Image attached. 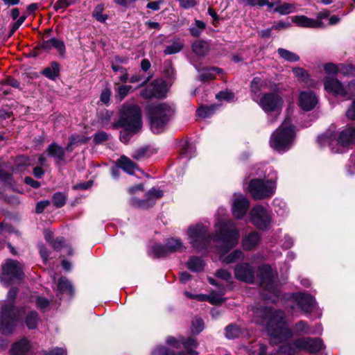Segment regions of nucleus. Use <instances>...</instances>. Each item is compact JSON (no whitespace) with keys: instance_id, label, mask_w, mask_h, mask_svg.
Instances as JSON below:
<instances>
[{"instance_id":"b1692460","label":"nucleus","mask_w":355,"mask_h":355,"mask_svg":"<svg viewBox=\"0 0 355 355\" xmlns=\"http://www.w3.org/2000/svg\"><path fill=\"white\" fill-rule=\"evenodd\" d=\"M50 247L53 251L48 249L46 245H41L40 248L41 257L45 263L55 257V254H53L54 252H67L69 254H71L70 245H50Z\"/></svg>"},{"instance_id":"20e7f679","label":"nucleus","mask_w":355,"mask_h":355,"mask_svg":"<svg viewBox=\"0 0 355 355\" xmlns=\"http://www.w3.org/2000/svg\"><path fill=\"white\" fill-rule=\"evenodd\" d=\"M113 128L122 127L120 139L128 142L131 135L138 132L142 128L141 113L139 106L135 104L125 103L120 110V116L117 122L112 124Z\"/></svg>"},{"instance_id":"cd10ccee","label":"nucleus","mask_w":355,"mask_h":355,"mask_svg":"<svg viewBox=\"0 0 355 355\" xmlns=\"http://www.w3.org/2000/svg\"><path fill=\"white\" fill-rule=\"evenodd\" d=\"M40 48L46 51H49L52 49H55L61 55H63L65 52V46L63 41L56 38H51L50 40L43 41Z\"/></svg>"},{"instance_id":"423d86ee","label":"nucleus","mask_w":355,"mask_h":355,"mask_svg":"<svg viewBox=\"0 0 355 355\" xmlns=\"http://www.w3.org/2000/svg\"><path fill=\"white\" fill-rule=\"evenodd\" d=\"M343 147L348 148L355 144V127L347 125L340 130L337 134L329 129L318 138V144L324 146H331L334 142Z\"/></svg>"},{"instance_id":"6e6d98bb","label":"nucleus","mask_w":355,"mask_h":355,"mask_svg":"<svg viewBox=\"0 0 355 355\" xmlns=\"http://www.w3.org/2000/svg\"><path fill=\"white\" fill-rule=\"evenodd\" d=\"M195 155L194 148L190 146L187 144L181 151V155L185 158L190 159Z\"/></svg>"},{"instance_id":"5701e85b","label":"nucleus","mask_w":355,"mask_h":355,"mask_svg":"<svg viewBox=\"0 0 355 355\" xmlns=\"http://www.w3.org/2000/svg\"><path fill=\"white\" fill-rule=\"evenodd\" d=\"M295 300L301 309L306 313L311 312L315 308V301L309 294L297 293L295 296Z\"/></svg>"},{"instance_id":"338daca9","label":"nucleus","mask_w":355,"mask_h":355,"mask_svg":"<svg viewBox=\"0 0 355 355\" xmlns=\"http://www.w3.org/2000/svg\"><path fill=\"white\" fill-rule=\"evenodd\" d=\"M216 275L218 277L223 279L225 281H229L231 279V274L223 269L218 270L216 272Z\"/></svg>"},{"instance_id":"13d9d810","label":"nucleus","mask_w":355,"mask_h":355,"mask_svg":"<svg viewBox=\"0 0 355 355\" xmlns=\"http://www.w3.org/2000/svg\"><path fill=\"white\" fill-rule=\"evenodd\" d=\"M293 72L296 77L301 78L302 80H304L308 77L307 72L301 67L293 68Z\"/></svg>"},{"instance_id":"a878e982","label":"nucleus","mask_w":355,"mask_h":355,"mask_svg":"<svg viewBox=\"0 0 355 355\" xmlns=\"http://www.w3.org/2000/svg\"><path fill=\"white\" fill-rule=\"evenodd\" d=\"M31 350V345L26 338H22L12 344L10 355H28Z\"/></svg>"},{"instance_id":"0e129e2a","label":"nucleus","mask_w":355,"mask_h":355,"mask_svg":"<svg viewBox=\"0 0 355 355\" xmlns=\"http://www.w3.org/2000/svg\"><path fill=\"white\" fill-rule=\"evenodd\" d=\"M50 205V201L49 200H42L40 201L37 203L35 211L37 214L42 213L46 207H47Z\"/></svg>"},{"instance_id":"8fccbe9b","label":"nucleus","mask_w":355,"mask_h":355,"mask_svg":"<svg viewBox=\"0 0 355 355\" xmlns=\"http://www.w3.org/2000/svg\"><path fill=\"white\" fill-rule=\"evenodd\" d=\"M112 114H113L112 112L107 110H103L98 112V117L102 124L106 125L110 121Z\"/></svg>"},{"instance_id":"393cba45","label":"nucleus","mask_w":355,"mask_h":355,"mask_svg":"<svg viewBox=\"0 0 355 355\" xmlns=\"http://www.w3.org/2000/svg\"><path fill=\"white\" fill-rule=\"evenodd\" d=\"M46 153L55 159L56 164H62L65 162L64 149L57 143L51 144L46 148Z\"/></svg>"},{"instance_id":"69168bd1","label":"nucleus","mask_w":355,"mask_h":355,"mask_svg":"<svg viewBox=\"0 0 355 355\" xmlns=\"http://www.w3.org/2000/svg\"><path fill=\"white\" fill-rule=\"evenodd\" d=\"M44 355H67V351L63 348L56 347L49 352H46Z\"/></svg>"},{"instance_id":"603ef678","label":"nucleus","mask_w":355,"mask_h":355,"mask_svg":"<svg viewBox=\"0 0 355 355\" xmlns=\"http://www.w3.org/2000/svg\"><path fill=\"white\" fill-rule=\"evenodd\" d=\"M297 349L291 344L283 345L279 348L280 355H292L295 354Z\"/></svg>"},{"instance_id":"bf43d9fd","label":"nucleus","mask_w":355,"mask_h":355,"mask_svg":"<svg viewBox=\"0 0 355 355\" xmlns=\"http://www.w3.org/2000/svg\"><path fill=\"white\" fill-rule=\"evenodd\" d=\"M73 2V0H58L54 8L55 10L62 9L68 7L71 4H72Z\"/></svg>"},{"instance_id":"09e8293b","label":"nucleus","mask_w":355,"mask_h":355,"mask_svg":"<svg viewBox=\"0 0 355 355\" xmlns=\"http://www.w3.org/2000/svg\"><path fill=\"white\" fill-rule=\"evenodd\" d=\"M131 88L132 87L130 85L119 86L116 92V98L119 101H121L128 94Z\"/></svg>"},{"instance_id":"3c124183","label":"nucleus","mask_w":355,"mask_h":355,"mask_svg":"<svg viewBox=\"0 0 355 355\" xmlns=\"http://www.w3.org/2000/svg\"><path fill=\"white\" fill-rule=\"evenodd\" d=\"M204 329V323L202 319L196 318L192 322L191 331L193 334H198Z\"/></svg>"},{"instance_id":"72a5a7b5","label":"nucleus","mask_w":355,"mask_h":355,"mask_svg":"<svg viewBox=\"0 0 355 355\" xmlns=\"http://www.w3.org/2000/svg\"><path fill=\"white\" fill-rule=\"evenodd\" d=\"M204 266L203 260L198 257H191L187 262L188 268L193 272H200L203 270Z\"/></svg>"},{"instance_id":"7c9ffc66","label":"nucleus","mask_w":355,"mask_h":355,"mask_svg":"<svg viewBox=\"0 0 355 355\" xmlns=\"http://www.w3.org/2000/svg\"><path fill=\"white\" fill-rule=\"evenodd\" d=\"M89 139V137L83 135H71L69 139V141L66 146V150L72 152L75 146L86 144Z\"/></svg>"},{"instance_id":"4d7b16f0","label":"nucleus","mask_w":355,"mask_h":355,"mask_svg":"<svg viewBox=\"0 0 355 355\" xmlns=\"http://www.w3.org/2000/svg\"><path fill=\"white\" fill-rule=\"evenodd\" d=\"M329 12L327 10H324L320 12H319L317 15L316 19H314V21H317L320 22V25L318 26V28H324L325 25L324 22L322 21L323 19H329Z\"/></svg>"},{"instance_id":"f704fd0d","label":"nucleus","mask_w":355,"mask_h":355,"mask_svg":"<svg viewBox=\"0 0 355 355\" xmlns=\"http://www.w3.org/2000/svg\"><path fill=\"white\" fill-rule=\"evenodd\" d=\"M59 71V64L56 62H53L50 67L43 70L42 74L49 79L54 80L58 76Z\"/></svg>"},{"instance_id":"1a4fd4ad","label":"nucleus","mask_w":355,"mask_h":355,"mask_svg":"<svg viewBox=\"0 0 355 355\" xmlns=\"http://www.w3.org/2000/svg\"><path fill=\"white\" fill-rule=\"evenodd\" d=\"M24 274L21 264L12 259H8L2 266V272L0 276L1 282L6 286L19 284L24 279Z\"/></svg>"},{"instance_id":"c9c22d12","label":"nucleus","mask_w":355,"mask_h":355,"mask_svg":"<svg viewBox=\"0 0 355 355\" xmlns=\"http://www.w3.org/2000/svg\"><path fill=\"white\" fill-rule=\"evenodd\" d=\"M120 167L126 173L132 174L136 168V165L128 157L123 156L119 160Z\"/></svg>"},{"instance_id":"2eb2a0df","label":"nucleus","mask_w":355,"mask_h":355,"mask_svg":"<svg viewBox=\"0 0 355 355\" xmlns=\"http://www.w3.org/2000/svg\"><path fill=\"white\" fill-rule=\"evenodd\" d=\"M250 207V201L242 194H234L232 202L233 216L237 219H241L246 214Z\"/></svg>"},{"instance_id":"f257e3e1","label":"nucleus","mask_w":355,"mask_h":355,"mask_svg":"<svg viewBox=\"0 0 355 355\" xmlns=\"http://www.w3.org/2000/svg\"><path fill=\"white\" fill-rule=\"evenodd\" d=\"M239 232L232 220H220L214 225V233L209 232V226L197 223L189 227L187 236L191 244H210L223 242L226 244L237 242Z\"/></svg>"},{"instance_id":"58836bf2","label":"nucleus","mask_w":355,"mask_h":355,"mask_svg":"<svg viewBox=\"0 0 355 355\" xmlns=\"http://www.w3.org/2000/svg\"><path fill=\"white\" fill-rule=\"evenodd\" d=\"M206 28V24L200 20L196 19L193 26L189 28L190 33L193 37H198L204 31Z\"/></svg>"},{"instance_id":"f03ea898","label":"nucleus","mask_w":355,"mask_h":355,"mask_svg":"<svg viewBox=\"0 0 355 355\" xmlns=\"http://www.w3.org/2000/svg\"><path fill=\"white\" fill-rule=\"evenodd\" d=\"M17 291L12 288L9 290L7 299L2 303L0 311V333L4 335L12 334L17 322L23 314L26 315L24 322L29 329L36 328L39 316L35 311L27 310L26 308H17L15 306V299Z\"/></svg>"},{"instance_id":"c03bdc74","label":"nucleus","mask_w":355,"mask_h":355,"mask_svg":"<svg viewBox=\"0 0 355 355\" xmlns=\"http://www.w3.org/2000/svg\"><path fill=\"white\" fill-rule=\"evenodd\" d=\"M260 241V236L257 232H252L246 234L243 239V244H257Z\"/></svg>"},{"instance_id":"e2e57ef3","label":"nucleus","mask_w":355,"mask_h":355,"mask_svg":"<svg viewBox=\"0 0 355 355\" xmlns=\"http://www.w3.org/2000/svg\"><path fill=\"white\" fill-rule=\"evenodd\" d=\"M26 17L24 16L20 17L16 22H15L11 28L10 36L12 35L20 27V26L24 23Z\"/></svg>"},{"instance_id":"dca6fc26","label":"nucleus","mask_w":355,"mask_h":355,"mask_svg":"<svg viewBox=\"0 0 355 355\" xmlns=\"http://www.w3.org/2000/svg\"><path fill=\"white\" fill-rule=\"evenodd\" d=\"M166 343L175 349H180L182 345L185 349L186 355H196L197 354L194 350L197 347V342L193 338H189L187 340L182 338L177 340L175 338L169 337L166 340Z\"/></svg>"},{"instance_id":"79ce46f5","label":"nucleus","mask_w":355,"mask_h":355,"mask_svg":"<svg viewBox=\"0 0 355 355\" xmlns=\"http://www.w3.org/2000/svg\"><path fill=\"white\" fill-rule=\"evenodd\" d=\"M294 332L297 335L306 334L309 332V326L305 321L300 320L295 324Z\"/></svg>"},{"instance_id":"4468645a","label":"nucleus","mask_w":355,"mask_h":355,"mask_svg":"<svg viewBox=\"0 0 355 355\" xmlns=\"http://www.w3.org/2000/svg\"><path fill=\"white\" fill-rule=\"evenodd\" d=\"M166 93V86L162 80H155L144 88L141 96L146 99L151 98H163Z\"/></svg>"},{"instance_id":"4be33fe9","label":"nucleus","mask_w":355,"mask_h":355,"mask_svg":"<svg viewBox=\"0 0 355 355\" xmlns=\"http://www.w3.org/2000/svg\"><path fill=\"white\" fill-rule=\"evenodd\" d=\"M217 249L219 254V259L225 263H231L240 259L242 257V252L240 250H236L228 255L226 254L230 250L231 245H218Z\"/></svg>"},{"instance_id":"f3484780","label":"nucleus","mask_w":355,"mask_h":355,"mask_svg":"<svg viewBox=\"0 0 355 355\" xmlns=\"http://www.w3.org/2000/svg\"><path fill=\"white\" fill-rule=\"evenodd\" d=\"M163 196L162 191L153 188L146 193V199L140 200L137 198H132L131 204L139 208L148 209L151 207L155 201L162 198Z\"/></svg>"},{"instance_id":"473e14b6","label":"nucleus","mask_w":355,"mask_h":355,"mask_svg":"<svg viewBox=\"0 0 355 355\" xmlns=\"http://www.w3.org/2000/svg\"><path fill=\"white\" fill-rule=\"evenodd\" d=\"M221 71L220 68L217 67L204 69L200 71V78L202 81L214 79L216 77V74L220 73Z\"/></svg>"},{"instance_id":"a18cd8bd","label":"nucleus","mask_w":355,"mask_h":355,"mask_svg":"<svg viewBox=\"0 0 355 355\" xmlns=\"http://www.w3.org/2000/svg\"><path fill=\"white\" fill-rule=\"evenodd\" d=\"M52 202L55 207H62L66 202V196L61 192L55 193L53 196Z\"/></svg>"},{"instance_id":"49530a36","label":"nucleus","mask_w":355,"mask_h":355,"mask_svg":"<svg viewBox=\"0 0 355 355\" xmlns=\"http://www.w3.org/2000/svg\"><path fill=\"white\" fill-rule=\"evenodd\" d=\"M44 235L46 241L49 243L62 244L64 242V239L62 237L57 238L56 240L54 241L53 233L49 230H45L44 232Z\"/></svg>"},{"instance_id":"052dcab7","label":"nucleus","mask_w":355,"mask_h":355,"mask_svg":"<svg viewBox=\"0 0 355 355\" xmlns=\"http://www.w3.org/2000/svg\"><path fill=\"white\" fill-rule=\"evenodd\" d=\"M37 306L40 309H44L49 305V301L43 297H38L36 300Z\"/></svg>"},{"instance_id":"5fc2aeb1","label":"nucleus","mask_w":355,"mask_h":355,"mask_svg":"<svg viewBox=\"0 0 355 355\" xmlns=\"http://www.w3.org/2000/svg\"><path fill=\"white\" fill-rule=\"evenodd\" d=\"M219 101H231L234 99V95L232 92L228 91H222L216 95Z\"/></svg>"},{"instance_id":"e433bc0d","label":"nucleus","mask_w":355,"mask_h":355,"mask_svg":"<svg viewBox=\"0 0 355 355\" xmlns=\"http://www.w3.org/2000/svg\"><path fill=\"white\" fill-rule=\"evenodd\" d=\"M277 52L279 56L286 61L295 62L300 60L299 55L288 50L280 48L277 50Z\"/></svg>"},{"instance_id":"0eeeda50","label":"nucleus","mask_w":355,"mask_h":355,"mask_svg":"<svg viewBox=\"0 0 355 355\" xmlns=\"http://www.w3.org/2000/svg\"><path fill=\"white\" fill-rule=\"evenodd\" d=\"M172 114L171 107L166 103H159L152 106L148 112L152 131L157 134L162 132Z\"/></svg>"},{"instance_id":"c756f323","label":"nucleus","mask_w":355,"mask_h":355,"mask_svg":"<svg viewBox=\"0 0 355 355\" xmlns=\"http://www.w3.org/2000/svg\"><path fill=\"white\" fill-rule=\"evenodd\" d=\"M74 290L71 282L65 277H60L58 282L56 295L66 294L69 297L73 295Z\"/></svg>"},{"instance_id":"2f4dec72","label":"nucleus","mask_w":355,"mask_h":355,"mask_svg":"<svg viewBox=\"0 0 355 355\" xmlns=\"http://www.w3.org/2000/svg\"><path fill=\"white\" fill-rule=\"evenodd\" d=\"M193 51L200 56H205L209 51V44L203 40L195 42L192 45Z\"/></svg>"},{"instance_id":"6e6552de","label":"nucleus","mask_w":355,"mask_h":355,"mask_svg":"<svg viewBox=\"0 0 355 355\" xmlns=\"http://www.w3.org/2000/svg\"><path fill=\"white\" fill-rule=\"evenodd\" d=\"M257 276L264 291L262 296L264 299L275 302L277 300L279 291L275 284L274 272L268 265H263L258 269Z\"/></svg>"},{"instance_id":"412c9836","label":"nucleus","mask_w":355,"mask_h":355,"mask_svg":"<svg viewBox=\"0 0 355 355\" xmlns=\"http://www.w3.org/2000/svg\"><path fill=\"white\" fill-rule=\"evenodd\" d=\"M324 86L326 91L334 95L346 96L347 94L346 89L334 78L327 77L324 81Z\"/></svg>"},{"instance_id":"de8ad7c7","label":"nucleus","mask_w":355,"mask_h":355,"mask_svg":"<svg viewBox=\"0 0 355 355\" xmlns=\"http://www.w3.org/2000/svg\"><path fill=\"white\" fill-rule=\"evenodd\" d=\"M103 6L98 5L93 11L92 15L97 21L103 23L107 19V16L106 15L103 14Z\"/></svg>"},{"instance_id":"37998d69","label":"nucleus","mask_w":355,"mask_h":355,"mask_svg":"<svg viewBox=\"0 0 355 355\" xmlns=\"http://www.w3.org/2000/svg\"><path fill=\"white\" fill-rule=\"evenodd\" d=\"M294 7L293 5L287 3L277 5L274 11L279 13L280 15H288L293 12Z\"/></svg>"},{"instance_id":"bb28decb","label":"nucleus","mask_w":355,"mask_h":355,"mask_svg":"<svg viewBox=\"0 0 355 355\" xmlns=\"http://www.w3.org/2000/svg\"><path fill=\"white\" fill-rule=\"evenodd\" d=\"M293 23L302 28H318L320 22L314 21V19L309 18L304 15H295L291 17Z\"/></svg>"},{"instance_id":"9d476101","label":"nucleus","mask_w":355,"mask_h":355,"mask_svg":"<svg viewBox=\"0 0 355 355\" xmlns=\"http://www.w3.org/2000/svg\"><path fill=\"white\" fill-rule=\"evenodd\" d=\"M249 191L255 200L270 197L275 190V182L272 180L253 179L249 184Z\"/></svg>"},{"instance_id":"39448f33","label":"nucleus","mask_w":355,"mask_h":355,"mask_svg":"<svg viewBox=\"0 0 355 355\" xmlns=\"http://www.w3.org/2000/svg\"><path fill=\"white\" fill-rule=\"evenodd\" d=\"M295 136V128L291 123V119L286 118L271 135L270 146L277 151L284 152L293 145Z\"/></svg>"},{"instance_id":"f8f14e48","label":"nucleus","mask_w":355,"mask_h":355,"mask_svg":"<svg viewBox=\"0 0 355 355\" xmlns=\"http://www.w3.org/2000/svg\"><path fill=\"white\" fill-rule=\"evenodd\" d=\"M250 220L258 228L265 230L270 225L272 216L263 207L257 205L250 211Z\"/></svg>"},{"instance_id":"774afa93","label":"nucleus","mask_w":355,"mask_h":355,"mask_svg":"<svg viewBox=\"0 0 355 355\" xmlns=\"http://www.w3.org/2000/svg\"><path fill=\"white\" fill-rule=\"evenodd\" d=\"M346 116L351 120H355V101H353L351 107L347 110Z\"/></svg>"},{"instance_id":"a211bd4d","label":"nucleus","mask_w":355,"mask_h":355,"mask_svg":"<svg viewBox=\"0 0 355 355\" xmlns=\"http://www.w3.org/2000/svg\"><path fill=\"white\" fill-rule=\"evenodd\" d=\"M234 275L239 281L252 283L254 279V270L250 264L242 263L236 266Z\"/></svg>"},{"instance_id":"9b49d317","label":"nucleus","mask_w":355,"mask_h":355,"mask_svg":"<svg viewBox=\"0 0 355 355\" xmlns=\"http://www.w3.org/2000/svg\"><path fill=\"white\" fill-rule=\"evenodd\" d=\"M252 98L266 113L279 111L283 105L282 98L275 92L263 93L259 99L254 96H252Z\"/></svg>"},{"instance_id":"a19ab883","label":"nucleus","mask_w":355,"mask_h":355,"mask_svg":"<svg viewBox=\"0 0 355 355\" xmlns=\"http://www.w3.org/2000/svg\"><path fill=\"white\" fill-rule=\"evenodd\" d=\"M216 105L211 106H200L196 111V114L198 116L205 119L209 117L216 110Z\"/></svg>"},{"instance_id":"4c0bfd02","label":"nucleus","mask_w":355,"mask_h":355,"mask_svg":"<svg viewBox=\"0 0 355 355\" xmlns=\"http://www.w3.org/2000/svg\"><path fill=\"white\" fill-rule=\"evenodd\" d=\"M183 47L182 43L179 39L175 40L171 44L166 46L164 52L166 55L174 54L180 52Z\"/></svg>"},{"instance_id":"7ed1b4c3","label":"nucleus","mask_w":355,"mask_h":355,"mask_svg":"<svg viewBox=\"0 0 355 355\" xmlns=\"http://www.w3.org/2000/svg\"><path fill=\"white\" fill-rule=\"evenodd\" d=\"M254 322L266 327L273 340L272 343H281L293 336V334L288 327L282 311L261 306L254 308Z\"/></svg>"},{"instance_id":"ea45409f","label":"nucleus","mask_w":355,"mask_h":355,"mask_svg":"<svg viewBox=\"0 0 355 355\" xmlns=\"http://www.w3.org/2000/svg\"><path fill=\"white\" fill-rule=\"evenodd\" d=\"M241 334V329L236 324H230L225 328V336L229 339L238 338Z\"/></svg>"},{"instance_id":"aec40b11","label":"nucleus","mask_w":355,"mask_h":355,"mask_svg":"<svg viewBox=\"0 0 355 355\" xmlns=\"http://www.w3.org/2000/svg\"><path fill=\"white\" fill-rule=\"evenodd\" d=\"M183 245H151L149 252L155 257H164L171 253L182 252Z\"/></svg>"},{"instance_id":"680f3d73","label":"nucleus","mask_w":355,"mask_h":355,"mask_svg":"<svg viewBox=\"0 0 355 355\" xmlns=\"http://www.w3.org/2000/svg\"><path fill=\"white\" fill-rule=\"evenodd\" d=\"M208 302L212 304H219L223 302V299L220 295L213 293L208 295Z\"/></svg>"},{"instance_id":"6ab92c4d","label":"nucleus","mask_w":355,"mask_h":355,"mask_svg":"<svg viewBox=\"0 0 355 355\" xmlns=\"http://www.w3.org/2000/svg\"><path fill=\"white\" fill-rule=\"evenodd\" d=\"M318 103L315 94L311 91L301 92L299 96V106L304 111L312 110Z\"/></svg>"},{"instance_id":"ddd939ff","label":"nucleus","mask_w":355,"mask_h":355,"mask_svg":"<svg viewBox=\"0 0 355 355\" xmlns=\"http://www.w3.org/2000/svg\"><path fill=\"white\" fill-rule=\"evenodd\" d=\"M291 345L295 347L297 351H305L312 354L317 353L324 347L323 342L320 338H312L309 337L297 338L295 340Z\"/></svg>"},{"instance_id":"864d4df0","label":"nucleus","mask_w":355,"mask_h":355,"mask_svg":"<svg viewBox=\"0 0 355 355\" xmlns=\"http://www.w3.org/2000/svg\"><path fill=\"white\" fill-rule=\"evenodd\" d=\"M151 355H175V352L168 347L160 346L156 347Z\"/></svg>"},{"instance_id":"c85d7f7f","label":"nucleus","mask_w":355,"mask_h":355,"mask_svg":"<svg viewBox=\"0 0 355 355\" xmlns=\"http://www.w3.org/2000/svg\"><path fill=\"white\" fill-rule=\"evenodd\" d=\"M264 89H272V86L266 78L254 77L250 84V90L253 94L252 96L256 98V94Z\"/></svg>"}]
</instances>
